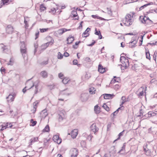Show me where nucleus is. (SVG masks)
I'll return each mask as SVG.
<instances>
[{
  "label": "nucleus",
  "mask_w": 157,
  "mask_h": 157,
  "mask_svg": "<svg viewBox=\"0 0 157 157\" xmlns=\"http://www.w3.org/2000/svg\"><path fill=\"white\" fill-rule=\"evenodd\" d=\"M69 80L70 79L69 78H65L63 79L62 82L64 84H66L68 82Z\"/></svg>",
  "instance_id": "obj_29"
},
{
  "label": "nucleus",
  "mask_w": 157,
  "mask_h": 157,
  "mask_svg": "<svg viewBox=\"0 0 157 157\" xmlns=\"http://www.w3.org/2000/svg\"><path fill=\"white\" fill-rule=\"evenodd\" d=\"M120 78L118 77H116L115 76L114 77L113 79L112 80V82H118L120 80Z\"/></svg>",
  "instance_id": "obj_30"
},
{
  "label": "nucleus",
  "mask_w": 157,
  "mask_h": 157,
  "mask_svg": "<svg viewBox=\"0 0 157 157\" xmlns=\"http://www.w3.org/2000/svg\"><path fill=\"white\" fill-rule=\"evenodd\" d=\"M85 60L88 62H90V58L87 57L85 58Z\"/></svg>",
  "instance_id": "obj_57"
},
{
  "label": "nucleus",
  "mask_w": 157,
  "mask_h": 157,
  "mask_svg": "<svg viewBox=\"0 0 157 157\" xmlns=\"http://www.w3.org/2000/svg\"><path fill=\"white\" fill-rule=\"evenodd\" d=\"M90 29L89 28H87L86 30L82 34V36L84 37H86L89 36V34L88 32L90 31Z\"/></svg>",
  "instance_id": "obj_17"
},
{
  "label": "nucleus",
  "mask_w": 157,
  "mask_h": 157,
  "mask_svg": "<svg viewBox=\"0 0 157 157\" xmlns=\"http://www.w3.org/2000/svg\"><path fill=\"white\" fill-rule=\"evenodd\" d=\"M58 119L59 121H62L64 118V115L63 113L60 112L58 114Z\"/></svg>",
  "instance_id": "obj_19"
},
{
  "label": "nucleus",
  "mask_w": 157,
  "mask_h": 157,
  "mask_svg": "<svg viewBox=\"0 0 157 157\" xmlns=\"http://www.w3.org/2000/svg\"><path fill=\"white\" fill-rule=\"evenodd\" d=\"M45 9V7L43 5L40 6V9L41 11H43Z\"/></svg>",
  "instance_id": "obj_43"
},
{
  "label": "nucleus",
  "mask_w": 157,
  "mask_h": 157,
  "mask_svg": "<svg viewBox=\"0 0 157 157\" xmlns=\"http://www.w3.org/2000/svg\"><path fill=\"white\" fill-rule=\"evenodd\" d=\"M95 89L93 87H91L89 89V92L90 94H94L95 93Z\"/></svg>",
  "instance_id": "obj_26"
},
{
  "label": "nucleus",
  "mask_w": 157,
  "mask_h": 157,
  "mask_svg": "<svg viewBox=\"0 0 157 157\" xmlns=\"http://www.w3.org/2000/svg\"><path fill=\"white\" fill-rule=\"evenodd\" d=\"M41 76L43 78H46L48 76L47 73L45 71H43L41 73Z\"/></svg>",
  "instance_id": "obj_25"
},
{
  "label": "nucleus",
  "mask_w": 157,
  "mask_h": 157,
  "mask_svg": "<svg viewBox=\"0 0 157 157\" xmlns=\"http://www.w3.org/2000/svg\"><path fill=\"white\" fill-rule=\"evenodd\" d=\"M48 38L50 39L51 40L50 42L45 43L42 45V47H44L43 48V49H45L49 46V44L52 45L54 42V40L52 37L49 36Z\"/></svg>",
  "instance_id": "obj_8"
},
{
  "label": "nucleus",
  "mask_w": 157,
  "mask_h": 157,
  "mask_svg": "<svg viewBox=\"0 0 157 157\" xmlns=\"http://www.w3.org/2000/svg\"><path fill=\"white\" fill-rule=\"evenodd\" d=\"M6 31L8 34H11L13 31V28L11 25H8L6 28Z\"/></svg>",
  "instance_id": "obj_13"
},
{
  "label": "nucleus",
  "mask_w": 157,
  "mask_h": 157,
  "mask_svg": "<svg viewBox=\"0 0 157 157\" xmlns=\"http://www.w3.org/2000/svg\"><path fill=\"white\" fill-rule=\"evenodd\" d=\"M83 21H82L81 22H80V25L79 26V27H78V28L80 29H82V23H83Z\"/></svg>",
  "instance_id": "obj_62"
},
{
  "label": "nucleus",
  "mask_w": 157,
  "mask_h": 157,
  "mask_svg": "<svg viewBox=\"0 0 157 157\" xmlns=\"http://www.w3.org/2000/svg\"><path fill=\"white\" fill-rule=\"evenodd\" d=\"M69 55V54L67 52H65L63 54V56L66 57H67Z\"/></svg>",
  "instance_id": "obj_56"
},
{
  "label": "nucleus",
  "mask_w": 157,
  "mask_h": 157,
  "mask_svg": "<svg viewBox=\"0 0 157 157\" xmlns=\"http://www.w3.org/2000/svg\"><path fill=\"white\" fill-rule=\"evenodd\" d=\"M71 157H76L78 155V150L76 148H72L70 150Z\"/></svg>",
  "instance_id": "obj_9"
},
{
  "label": "nucleus",
  "mask_w": 157,
  "mask_h": 157,
  "mask_svg": "<svg viewBox=\"0 0 157 157\" xmlns=\"http://www.w3.org/2000/svg\"><path fill=\"white\" fill-rule=\"evenodd\" d=\"M122 107H123V106H122L121 107H119V108L116 111H115V112H116V113L117 114V113L118 112L119 110L120 109H123V108H122Z\"/></svg>",
  "instance_id": "obj_52"
},
{
  "label": "nucleus",
  "mask_w": 157,
  "mask_h": 157,
  "mask_svg": "<svg viewBox=\"0 0 157 157\" xmlns=\"http://www.w3.org/2000/svg\"><path fill=\"white\" fill-rule=\"evenodd\" d=\"M100 33H101V32H100V31H97V29H95V34L96 35H98L100 34Z\"/></svg>",
  "instance_id": "obj_47"
},
{
  "label": "nucleus",
  "mask_w": 157,
  "mask_h": 157,
  "mask_svg": "<svg viewBox=\"0 0 157 157\" xmlns=\"http://www.w3.org/2000/svg\"><path fill=\"white\" fill-rule=\"evenodd\" d=\"M34 84V83L32 81H31L30 79H29L26 82L25 88H27V90H29V88L33 85Z\"/></svg>",
  "instance_id": "obj_12"
},
{
  "label": "nucleus",
  "mask_w": 157,
  "mask_h": 157,
  "mask_svg": "<svg viewBox=\"0 0 157 157\" xmlns=\"http://www.w3.org/2000/svg\"><path fill=\"white\" fill-rule=\"evenodd\" d=\"M91 17H92L94 18H97L99 19H101V20H105V19L102 18L101 17L98 16L97 15H93L91 16Z\"/></svg>",
  "instance_id": "obj_31"
},
{
  "label": "nucleus",
  "mask_w": 157,
  "mask_h": 157,
  "mask_svg": "<svg viewBox=\"0 0 157 157\" xmlns=\"http://www.w3.org/2000/svg\"><path fill=\"white\" fill-rule=\"evenodd\" d=\"M90 130L91 132H93L95 134L97 132L98 130V128L96 126L95 123L93 124L90 127Z\"/></svg>",
  "instance_id": "obj_10"
},
{
  "label": "nucleus",
  "mask_w": 157,
  "mask_h": 157,
  "mask_svg": "<svg viewBox=\"0 0 157 157\" xmlns=\"http://www.w3.org/2000/svg\"><path fill=\"white\" fill-rule=\"evenodd\" d=\"M59 78L61 79H63V75L62 73H60L59 74Z\"/></svg>",
  "instance_id": "obj_50"
},
{
  "label": "nucleus",
  "mask_w": 157,
  "mask_h": 157,
  "mask_svg": "<svg viewBox=\"0 0 157 157\" xmlns=\"http://www.w3.org/2000/svg\"><path fill=\"white\" fill-rule=\"evenodd\" d=\"M93 136L90 134L88 136V139H89L90 141H91L92 138Z\"/></svg>",
  "instance_id": "obj_61"
},
{
  "label": "nucleus",
  "mask_w": 157,
  "mask_h": 157,
  "mask_svg": "<svg viewBox=\"0 0 157 157\" xmlns=\"http://www.w3.org/2000/svg\"><path fill=\"white\" fill-rule=\"evenodd\" d=\"M67 31V29L65 28H62L56 31L54 33V35L57 37L62 35L63 33Z\"/></svg>",
  "instance_id": "obj_7"
},
{
  "label": "nucleus",
  "mask_w": 157,
  "mask_h": 157,
  "mask_svg": "<svg viewBox=\"0 0 157 157\" xmlns=\"http://www.w3.org/2000/svg\"><path fill=\"white\" fill-rule=\"evenodd\" d=\"M80 42V41H79L78 42H76L75 43V45H73V48L75 49H77L78 48V45Z\"/></svg>",
  "instance_id": "obj_41"
},
{
  "label": "nucleus",
  "mask_w": 157,
  "mask_h": 157,
  "mask_svg": "<svg viewBox=\"0 0 157 157\" xmlns=\"http://www.w3.org/2000/svg\"><path fill=\"white\" fill-rule=\"evenodd\" d=\"M124 131L122 132H120L118 135V137L117 139H116V140H115L114 141V142H115V141H117V140H119L120 139L121 137L122 136L123 134V132H124Z\"/></svg>",
  "instance_id": "obj_39"
},
{
  "label": "nucleus",
  "mask_w": 157,
  "mask_h": 157,
  "mask_svg": "<svg viewBox=\"0 0 157 157\" xmlns=\"http://www.w3.org/2000/svg\"><path fill=\"white\" fill-rule=\"evenodd\" d=\"M30 122L31 123H32L31 125L33 126L35 125L37 123V122L36 121H33V119H31Z\"/></svg>",
  "instance_id": "obj_40"
},
{
  "label": "nucleus",
  "mask_w": 157,
  "mask_h": 157,
  "mask_svg": "<svg viewBox=\"0 0 157 157\" xmlns=\"http://www.w3.org/2000/svg\"><path fill=\"white\" fill-rule=\"evenodd\" d=\"M107 13L109 15H111L112 14V12L111 9L109 8H107Z\"/></svg>",
  "instance_id": "obj_46"
},
{
  "label": "nucleus",
  "mask_w": 157,
  "mask_h": 157,
  "mask_svg": "<svg viewBox=\"0 0 157 157\" xmlns=\"http://www.w3.org/2000/svg\"><path fill=\"white\" fill-rule=\"evenodd\" d=\"M81 144L82 146H83V147H85V146L86 142L84 141H82L81 142Z\"/></svg>",
  "instance_id": "obj_51"
},
{
  "label": "nucleus",
  "mask_w": 157,
  "mask_h": 157,
  "mask_svg": "<svg viewBox=\"0 0 157 157\" xmlns=\"http://www.w3.org/2000/svg\"><path fill=\"white\" fill-rule=\"evenodd\" d=\"M38 83L37 81L35 82L33 85L31 86L29 89L32 93H34V95L36 94L39 92Z\"/></svg>",
  "instance_id": "obj_3"
},
{
  "label": "nucleus",
  "mask_w": 157,
  "mask_h": 157,
  "mask_svg": "<svg viewBox=\"0 0 157 157\" xmlns=\"http://www.w3.org/2000/svg\"><path fill=\"white\" fill-rule=\"evenodd\" d=\"M74 40V37L71 36H70L67 39V44H70Z\"/></svg>",
  "instance_id": "obj_22"
},
{
  "label": "nucleus",
  "mask_w": 157,
  "mask_h": 157,
  "mask_svg": "<svg viewBox=\"0 0 157 157\" xmlns=\"http://www.w3.org/2000/svg\"><path fill=\"white\" fill-rule=\"evenodd\" d=\"M35 47V50L34 51V54L37 51V48L38 47V46L37 45H34Z\"/></svg>",
  "instance_id": "obj_60"
},
{
  "label": "nucleus",
  "mask_w": 157,
  "mask_h": 157,
  "mask_svg": "<svg viewBox=\"0 0 157 157\" xmlns=\"http://www.w3.org/2000/svg\"><path fill=\"white\" fill-rule=\"evenodd\" d=\"M120 61L122 64H121V70H124L127 68L129 65L128 60V59L126 58L125 56H121L120 59Z\"/></svg>",
  "instance_id": "obj_2"
},
{
  "label": "nucleus",
  "mask_w": 157,
  "mask_h": 157,
  "mask_svg": "<svg viewBox=\"0 0 157 157\" xmlns=\"http://www.w3.org/2000/svg\"><path fill=\"white\" fill-rule=\"evenodd\" d=\"M38 140V137H34L32 138L30 140V143L32 144L33 143H34L36 141H37Z\"/></svg>",
  "instance_id": "obj_34"
},
{
  "label": "nucleus",
  "mask_w": 157,
  "mask_h": 157,
  "mask_svg": "<svg viewBox=\"0 0 157 157\" xmlns=\"http://www.w3.org/2000/svg\"><path fill=\"white\" fill-rule=\"evenodd\" d=\"M41 114L43 117L44 118L45 117L48 115V113L47 112V110L44 109L42 110L41 113Z\"/></svg>",
  "instance_id": "obj_21"
},
{
  "label": "nucleus",
  "mask_w": 157,
  "mask_h": 157,
  "mask_svg": "<svg viewBox=\"0 0 157 157\" xmlns=\"http://www.w3.org/2000/svg\"><path fill=\"white\" fill-rule=\"evenodd\" d=\"M149 44L151 45H156L157 44V41H155V42L150 43Z\"/></svg>",
  "instance_id": "obj_64"
},
{
  "label": "nucleus",
  "mask_w": 157,
  "mask_h": 157,
  "mask_svg": "<svg viewBox=\"0 0 157 157\" xmlns=\"http://www.w3.org/2000/svg\"><path fill=\"white\" fill-rule=\"evenodd\" d=\"M39 32L38 31H37L36 32V33L35 35L36 36V37L35 38V39H36L38 37L39 35Z\"/></svg>",
  "instance_id": "obj_49"
},
{
  "label": "nucleus",
  "mask_w": 157,
  "mask_h": 157,
  "mask_svg": "<svg viewBox=\"0 0 157 157\" xmlns=\"http://www.w3.org/2000/svg\"><path fill=\"white\" fill-rule=\"evenodd\" d=\"M62 94L68 96L71 93V92L68 90H66L62 91Z\"/></svg>",
  "instance_id": "obj_24"
},
{
  "label": "nucleus",
  "mask_w": 157,
  "mask_h": 157,
  "mask_svg": "<svg viewBox=\"0 0 157 157\" xmlns=\"http://www.w3.org/2000/svg\"><path fill=\"white\" fill-rule=\"evenodd\" d=\"M8 123H6V124H2V128L0 129L1 131H3V130L6 129L7 128H11L12 127V125H10V124H9V126H8Z\"/></svg>",
  "instance_id": "obj_16"
},
{
  "label": "nucleus",
  "mask_w": 157,
  "mask_h": 157,
  "mask_svg": "<svg viewBox=\"0 0 157 157\" xmlns=\"http://www.w3.org/2000/svg\"><path fill=\"white\" fill-rule=\"evenodd\" d=\"M155 128H149L148 129V132L151 133V130H155Z\"/></svg>",
  "instance_id": "obj_59"
},
{
  "label": "nucleus",
  "mask_w": 157,
  "mask_h": 157,
  "mask_svg": "<svg viewBox=\"0 0 157 157\" xmlns=\"http://www.w3.org/2000/svg\"><path fill=\"white\" fill-rule=\"evenodd\" d=\"M63 57V55L60 52L58 53L57 58L59 59H62Z\"/></svg>",
  "instance_id": "obj_36"
},
{
  "label": "nucleus",
  "mask_w": 157,
  "mask_h": 157,
  "mask_svg": "<svg viewBox=\"0 0 157 157\" xmlns=\"http://www.w3.org/2000/svg\"><path fill=\"white\" fill-rule=\"evenodd\" d=\"M98 71L101 73H103L105 71V68H103L101 65L99 64L98 67Z\"/></svg>",
  "instance_id": "obj_18"
},
{
  "label": "nucleus",
  "mask_w": 157,
  "mask_h": 157,
  "mask_svg": "<svg viewBox=\"0 0 157 157\" xmlns=\"http://www.w3.org/2000/svg\"><path fill=\"white\" fill-rule=\"evenodd\" d=\"M136 43V40H133L130 43V45H129V47L131 48L134 47Z\"/></svg>",
  "instance_id": "obj_27"
},
{
  "label": "nucleus",
  "mask_w": 157,
  "mask_h": 157,
  "mask_svg": "<svg viewBox=\"0 0 157 157\" xmlns=\"http://www.w3.org/2000/svg\"><path fill=\"white\" fill-rule=\"evenodd\" d=\"M20 51L22 55L24 58L26 57L27 56L26 48L25 47V44L24 43H21V46Z\"/></svg>",
  "instance_id": "obj_4"
},
{
  "label": "nucleus",
  "mask_w": 157,
  "mask_h": 157,
  "mask_svg": "<svg viewBox=\"0 0 157 157\" xmlns=\"http://www.w3.org/2000/svg\"><path fill=\"white\" fill-rule=\"evenodd\" d=\"M132 15L130 14H127L124 19L123 20V23L126 26H129L132 23L133 20Z\"/></svg>",
  "instance_id": "obj_1"
},
{
  "label": "nucleus",
  "mask_w": 157,
  "mask_h": 157,
  "mask_svg": "<svg viewBox=\"0 0 157 157\" xmlns=\"http://www.w3.org/2000/svg\"><path fill=\"white\" fill-rule=\"evenodd\" d=\"M50 131L49 127L48 125H47L43 130L44 132H48Z\"/></svg>",
  "instance_id": "obj_28"
},
{
  "label": "nucleus",
  "mask_w": 157,
  "mask_h": 157,
  "mask_svg": "<svg viewBox=\"0 0 157 157\" xmlns=\"http://www.w3.org/2000/svg\"><path fill=\"white\" fill-rule=\"evenodd\" d=\"M13 0H2L1 5L0 6V8L2 7V6L7 3L11 2Z\"/></svg>",
  "instance_id": "obj_20"
},
{
  "label": "nucleus",
  "mask_w": 157,
  "mask_h": 157,
  "mask_svg": "<svg viewBox=\"0 0 157 157\" xmlns=\"http://www.w3.org/2000/svg\"><path fill=\"white\" fill-rule=\"evenodd\" d=\"M122 107H123V106H122L121 107H119V108L116 111H115V112H116V113L117 114V113L118 112L119 110L120 109H123V108H122Z\"/></svg>",
  "instance_id": "obj_53"
},
{
  "label": "nucleus",
  "mask_w": 157,
  "mask_h": 157,
  "mask_svg": "<svg viewBox=\"0 0 157 157\" xmlns=\"http://www.w3.org/2000/svg\"><path fill=\"white\" fill-rule=\"evenodd\" d=\"M102 107L107 111H109V107H108L105 104H104L102 106Z\"/></svg>",
  "instance_id": "obj_33"
},
{
  "label": "nucleus",
  "mask_w": 157,
  "mask_h": 157,
  "mask_svg": "<svg viewBox=\"0 0 157 157\" xmlns=\"http://www.w3.org/2000/svg\"><path fill=\"white\" fill-rule=\"evenodd\" d=\"M16 95V93L14 92H12L6 98L7 99V101L8 102H10L13 101L14 100Z\"/></svg>",
  "instance_id": "obj_6"
},
{
  "label": "nucleus",
  "mask_w": 157,
  "mask_h": 157,
  "mask_svg": "<svg viewBox=\"0 0 157 157\" xmlns=\"http://www.w3.org/2000/svg\"><path fill=\"white\" fill-rule=\"evenodd\" d=\"M146 58L149 60L151 59V57L150 56V54L149 52L148 51L147 52H146Z\"/></svg>",
  "instance_id": "obj_38"
},
{
  "label": "nucleus",
  "mask_w": 157,
  "mask_h": 157,
  "mask_svg": "<svg viewBox=\"0 0 157 157\" xmlns=\"http://www.w3.org/2000/svg\"><path fill=\"white\" fill-rule=\"evenodd\" d=\"M122 107H123V106H122L121 107H119V108L116 111H115V112H116V113L117 114V113L118 112L119 110L120 109H123V108H122Z\"/></svg>",
  "instance_id": "obj_54"
},
{
  "label": "nucleus",
  "mask_w": 157,
  "mask_h": 157,
  "mask_svg": "<svg viewBox=\"0 0 157 157\" xmlns=\"http://www.w3.org/2000/svg\"><path fill=\"white\" fill-rule=\"evenodd\" d=\"M14 63V60L12 58H11L10 61L9 62V63H7V64L8 65H12Z\"/></svg>",
  "instance_id": "obj_32"
},
{
  "label": "nucleus",
  "mask_w": 157,
  "mask_h": 157,
  "mask_svg": "<svg viewBox=\"0 0 157 157\" xmlns=\"http://www.w3.org/2000/svg\"><path fill=\"white\" fill-rule=\"evenodd\" d=\"M38 102L37 101H35L33 103V109H36L37 108V105L38 104Z\"/></svg>",
  "instance_id": "obj_37"
},
{
  "label": "nucleus",
  "mask_w": 157,
  "mask_h": 157,
  "mask_svg": "<svg viewBox=\"0 0 157 157\" xmlns=\"http://www.w3.org/2000/svg\"><path fill=\"white\" fill-rule=\"evenodd\" d=\"M125 99L126 98L125 97L123 96L122 97L121 100H122V101L121 103V105H123L126 101Z\"/></svg>",
  "instance_id": "obj_45"
},
{
  "label": "nucleus",
  "mask_w": 157,
  "mask_h": 157,
  "mask_svg": "<svg viewBox=\"0 0 157 157\" xmlns=\"http://www.w3.org/2000/svg\"><path fill=\"white\" fill-rule=\"evenodd\" d=\"M73 63L74 64L77 65L78 63V60L76 59H74L73 61Z\"/></svg>",
  "instance_id": "obj_55"
},
{
  "label": "nucleus",
  "mask_w": 157,
  "mask_h": 157,
  "mask_svg": "<svg viewBox=\"0 0 157 157\" xmlns=\"http://www.w3.org/2000/svg\"><path fill=\"white\" fill-rule=\"evenodd\" d=\"M24 23L25 25V27L26 28H27L28 27V25L27 24V21L26 20V18L25 17Z\"/></svg>",
  "instance_id": "obj_48"
},
{
  "label": "nucleus",
  "mask_w": 157,
  "mask_h": 157,
  "mask_svg": "<svg viewBox=\"0 0 157 157\" xmlns=\"http://www.w3.org/2000/svg\"><path fill=\"white\" fill-rule=\"evenodd\" d=\"M71 136L73 138H75L78 134V130L75 129L72 130L71 133Z\"/></svg>",
  "instance_id": "obj_14"
},
{
  "label": "nucleus",
  "mask_w": 157,
  "mask_h": 157,
  "mask_svg": "<svg viewBox=\"0 0 157 157\" xmlns=\"http://www.w3.org/2000/svg\"><path fill=\"white\" fill-rule=\"evenodd\" d=\"M148 113V115H150V117L154 116L156 114L155 113L153 112L152 111L149 112Z\"/></svg>",
  "instance_id": "obj_35"
},
{
  "label": "nucleus",
  "mask_w": 157,
  "mask_h": 157,
  "mask_svg": "<svg viewBox=\"0 0 157 157\" xmlns=\"http://www.w3.org/2000/svg\"><path fill=\"white\" fill-rule=\"evenodd\" d=\"M53 140L54 142L58 144H60L62 142V139L57 135H54L53 137Z\"/></svg>",
  "instance_id": "obj_11"
},
{
  "label": "nucleus",
  "mask_w": 157,
  "mask_h": 157,
  "mask_svg": "<svg viewBox=\"0 0 157 157\" xmlns=\"http://www.w3.org/2000/svg\"><path fill=\"white\" fill-rule=\"evenodd\" d=\"M49 29L48 28H44V29H40V31L41 33H44L45 32L48 31V30Z\"/></svg>",
  "instance_id": "obj_42"
},
{
  "label": "nucleus",
  "mask_w": 157,
  "mask_h": 157,
  "mask_svg": "<svg viewBox=\"0 0 157 157\" xmlns=\"http://www.w3.org/2000/svg\"><path fill=\"white\" fill-rule=\"evenodd\" d=\"M94 111L96 114H98L100 112V108L98 105L94 106Z\"/></svg>",
  "instance_id": "obj_23"
},
{
  "label": "nucleus",
  "mask_w": 157,
  "mask_h": 157,
  "mask_svg": "<svg viewBox=\"0 0 157 157\" xmlns=\"http://www.w3.org/2000/svg\"><path fill=\"white\" fill-rule=\"evenodd\" d=\"M140 19L141 21V22L143 23L149 24L150 25H152L153 23V21L151 20L148 17L143 16H141L140 17Z\"/></svg>",
  "instance_id": "obj_5"
},
{
  "label": "nucleus",
  "mask_w": 157,
  "mask_h": 157,
  "mask_svg": "<svg viewBox=\"0 0 157 157\" xmlns=\"http://www.w3.org/2000/svg\"><path fill=\"white\" fill-rule=\"evenodd\" d=\"M150 5V3H147V4H145L144 5L142 6H141L140 9V10H142V9H143L145 7H146V6H148V5Z\"/></svg>",
  "instance_id": "obj_44"
},
{
  "label": "nucleus",
  "mask_w": 157,
  "mask_h": 157,
  "mask_svg": "<svg viewBox=\"0 0 157 157\" xmlns=\"http://www.w3.org/2000/svg\"><path fill=\"white\" fill-rule=\"evenodd\" d=\"M125 148V146L124 145L123 147H122V149H121L120 151L119 152V153H120V152H122L123 151V149H124Z\"/></svg>",
  "instance_id": "obj_63"
},
{
  "label": "nucleus",
  "mask_w": 157,
  "mask_h": 157,
  "mask_svg": "<svg viewBox=\"0 0 157 157\" xmlns=\"http://www.w3.org/2000/svg\"><path fill=\"white\" fill-rule=\"evenodd\" d=\"M144 92L143 91L140 92V93L138 94V96H142L143 95Z\"/></svg>",
  "instance_id": "obj_58"
},
{
  "label": "nucleus",
  "mask_w": 157,
  "mask_h": 157,
  "mask_svg": "<svg viewBox=\"0 0 157 157\" xmlns=\"http://www.w3.org/2000/svg\"><path fill=\"white\" fill-rule=\"evenodd\" d=\"M104 98L105 99H111L113 98L114 95L113 94H103Z\"/></svg>",
  "instance_id": "obj_15"
}]
</instances>
